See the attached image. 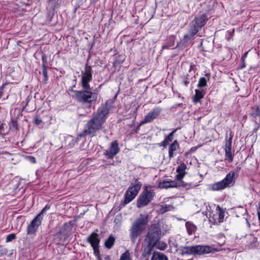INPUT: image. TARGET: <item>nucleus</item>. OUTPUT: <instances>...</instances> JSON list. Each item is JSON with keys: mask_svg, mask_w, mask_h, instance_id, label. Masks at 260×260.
I'll return each mask as SVG.
<instances>
[{"mask_svg": "<svg viewBox=\"0 0 260 260\" xmlns=\"http://www.w3.org/2000/svg\"><path fill=\"white\" fill-rule=\"evenodd\" d=\"M113 104L112 100H109L105 103L102 104L96 112L93 113L92 118L87 121L83 133L80 134L79 136L80 137H84L86 135L94 136L96 132L103 128V125L109 116Z\"/></svg>", "mask_w": 260, "mask_h": 260, "instance_id": "nucleus-1", "label": "nucleus"}, {"mask_svg": "<svg viewBox=\"0 0 260 260\" xmlns=\"http://www.w3.org/2000/svg\"><path fill=\"white\" fill-rule=\"evenodd\" d=\"M147 223V216L142 214L133 222L129 229V237L133 243H135L138 237L142 234Z\"/></svg>", "mask_w": 260, "mask_h": 260, "instance_id": "nucleus-2", "label": "nucleus"}, {"mask_svg": "<svg viewBox=\"0 0 260 260\" xmlns=\"http://www.w3.org/2000/svg\"><path fill=\"white\" fill-rule=\"evenodd\" d=\"M213 248L208 245H196L191 246H183L181 251L183 254L203 255L211 252Z\"/></svg>", "mask_w": 260, "mask_h": 260, "instance_id": "nucleus-3", "label": "nucleus"}, {"mask_svg": "<svg viewBox=\"0 0 260 260\" xmlns=\"http://www.w3.org/2000/svg\"><path fill=\"white\" fill-rule=\"evenodd\" d=\"M75 97L77 101L82 104H91L96 101L98 95L95 92H92L90 89L75 91Z\"/></svg>", "mask_w": 260, "mask_h": 260, "instance_id": "nucleus-4", "label": "nucleus"}, {"mask_svg": "<svg viewBox=\"0 0 260 260\" xmlns=\"http://www.w3.org/2000/svg\"><path fill=\"white\" fill-rule=\"evenodd\" d=\"M154 194V191L150 186H145L137 199V207L140 208L147 206L153 200Z\"/></svg>", "mask_w": 260, "mask_h": 260, "instance_id": "nucleus-5", "label": "nucleus"}, {"mask_svg": "<svg viewBox=\"0 0 260 260\" xmlns=\"http://www.w3.org/2000/svg\"><path fill=\"white\" fill-rule=\"evenodd\" d=\"M142 187V183L138 180H136L135 184H132L128 188L124 194V200L123 203V206L132 201L138 194Z\"/></svg>", "mask_w": 260, "mask_h": 260, "instance_id": "nucleus-6", "label": "nucleus"}, {"mask_svg": "<svg viewBox=\"0 0 260 260\" xmlns=\"http://www.w3.org/2000/svg\"><path fill=\"white\" fill-rule=\"evenodd\" d=\"M161 235V230L158 226L151 227L146 236L145 243L156 245L159 242Z\"/></svg>", "mask_w": 260, "mask_h": 260, "instance_id": "nucleus-7", "label": "nucleus"}, {"mask_svg": "<svg viewBox=\"0 0 260 260\" xmlns=\"http://www.w3.org/2000/svg\"><path fill=\"white\" fill-rule=\"evenodd\" d=\"M92 79V68L86 63L85 66L84 70L81 72V85L84 89H90L89 82Z\"/></svg>", "mask_w": 260, "mask_h": 260, "instance_id": "nucleus-8", "label": "nucleus"}, {"mask_svg": "<svg viewBox=\"0 0 260 260\" xmlns=\"http://www.w3.org/2000/svg\"><path fill=\"white\" fill-rule=\"evenodd\" d=\"M234 175L235 173L234 172H230L223 180L213 184L211 187L212 190L218 191L228 187L232 183Z\"/></svg>", "mask_w": 260, "mask_h": 260, "instance_id": "nucleus-9", "label": "nucleus"}, {"mask_svg": "<svg viewBox=\"0 0 260 260\" xmlns=\"http://www.w3.org/2000/svg\"><path fill=\"white\" fill-rule=\"evenodd\" d=\"M119 150L117 141H114L111 143L109 148L104 153V155L108 159H112L119 152Z\"/></svg>", "mask_w": 260, "mask_h": 260, "instance_id": "nucleus-10", "label": "nucleus"}, {"mask_svg": "<svg viewBox=\"0 0 260 260\" xmlns=\"http://www.w3.org/2000/svg\"><path fill=\"white\" fill-rule=\"evenodd\" d=\"M161 111L162 109L160 107H157L154 108L145 116L144 120L141 122V124L151 122L159 116Z\"/></svg>", "mask_w": 260, "mask_h": 260, "instance_id": "nucleus-11", "label": "nucleus"}, {"mask_svg": "<svg viewBox=\"0 0 260 260\" xmlns=\"http://www.w3.org/2000/svg\"><path fill=\"white\" fill-rule=\"evenodd\" d=\"M208 21V18L205 14H202L197 16L191 22L194 24L200 29L206 24Z\"/></svg>", "mask_w": 260, "mask_h": 260, "instance_id": "nucleus-12", "label": "nucleus"}, {"mask_svg": "<svg viewBox=\"0 0 260 260\" xmlns=\"http://www.w3.org/2000/svg\"><path fill=\"white\" fill-rule=\"evenodd\" d=\"M87 241L91 244L93 250L99 248L100 240L99 238V235L95 233H92L87 238Z\"/></svg>", "mask_w": 260, "mask_h": 260, "instance_id": "nucleus-13", "label": "nucleus"}, {"mask_svg": "<svg viewBox=\"0 0 260 260\" xmlns=\"http://www.w3.org/2000/svg\"><path fill=\"white\" fill-rule=\"evenodd\" d=\"M182 185L178 184L175 181L166 180L159 183V187L160 188L168 189L172 187L181 186Z\"/></svg>", "mask_w": 260, "mask_h": 260, "instance_id": "nucleus-14", "label": "nucleus"}, {"mask_svg": "<svg viewBox=\"0 0 260 260\" xmlns=\"http://www.w3.org/2000/svg\"><path fill=\"white\" fill-rule=\"evenodd\" d=\"M187 168L186 165L184 163L181 164L177 168L176 172L178 174L176 176V179L178 180H181L185 175V170Z\"/></svg>", "mask_w": 260, "mask_h": 260, "instance_id": "nucleus-15", "label": "nucleus"}, {"mask_svg": "<svg viewBox=\"0 0 260 260\" xmlns=\"http://www.w3.org/2000/svg\"><path fill=\"white\" fill-rule=\"evenodd\" d=\"M179 148V144L177 140L173 141L169 147V157L173 158L175 155V151Z\"/></svg>", "mask_w": 260, "mask_h": 260, "instance_id": "nucleus-16", "label": "nucleus"}, {"mask_svg": "<svg viewBox=\"0 0 260 260\" xmlns=\"http://www.w3.org/2000/svg\"><path fill=\"white\" fill-rule=\"evenodd\" d=\"M192 37L188 34H186L184 36L182 39L177 44V46L179 48L183 49L187 47L188 42L191 40Z\"/></svg>", "mask_w": 260, "mask_h": 260, "instance_id": "nucleus-17", "label": "nucleus"}, {"mask_svg": "<svg viewBox=\"0 0 260 260\" xmlns=\"http://www.w3.org/2000/svg\"><path fill=\"white\" fill-rule=\"evenodd\" d=\"M205 94V91L203 89L195 90V95L193 96V101L194 103H197L200 101V100L203 99Z\"/></svg>", "mask_w": 260, "mask_h": 260, "instance_id": "nucleus-18", "label": "nucleus"}, {"mask_svg": "<svg viewBox=\"0 0 260 260\" xmlns=\"http://www.w3.org/2000/svg\"><path fill=\"white\" fill-rule=\"evenodd\" d=\"M185 226H186L187 233H188V235H191L193 233H194L197 230L196 226L189 221L186 222Z\"/></svg>", "mask_w": 260, "mask_h": 260, "instance_id": "nucleus-19", "label": "nucleus"}, {"mask_svg": "<svg viewBox=\"0 0 260 260\" xmlns=\"http://www.w3.org/2000/svg\"><path fill=\"white\" fill-rule=\"evenodd\" d=\"M250 114L254 118L258 117L260 120V108L258 107L254 106L252 107L250 110Z\"/></svg>", "mask_w": 260, "mask_h": 260, "instance_id": "nucleus-20", "label": "nucleus"}, {"mask_svg": "<svg viewBox=\"0 0 260 260\" xmlns=\"http://www.w3.org/2000/svg\"><path fill=\"white\" fill-rule=\"evenodd\" d=\"M151 260H168L167 256L163 253L154 252Z\"/></svg>", "mask_w": 260, "mask_h": 260, "instance_id": "nucleus-21", "label": "nucleus"}, {"mask_svg": "<svg viewBox=\"0 0 260 260\" xmlns=\"http://www.w3.org/2000/svg\"><path fill=\"white\" fill-rule=\"evenodd\" d=\"M200 29L197 27L194 24L192 23L191 22L189 24V35L191 36V37H193L194 36L197 34V33L200 30Z\"/></svg>", "mask_w": 260, "mask_h": 260, "instance_id": "nucleus-22", "label": "nucleus"}, {"mask_svg": "<svg viewBox=\"0 0 260 260\" xmlns=\"http://www.w3.org/2000/svg\"><path fill=\"white\" fill-rule=\"evenodd\" d=\"M115 241V238L113 236L110 235L106 240L105 242V246L108 249H111L113 246Z\"/></svg>", "mask_w": 260, "mask_h": 260, "instance_id": "nucleus-23", "label": "nucleus"}, {"mask_svg": "<svg viewBox=\"0 0 260 260\" xmlns=\"http://www.w3.org/2000/svg\"><path fill=\"white\" fill-rule=\"evenodd\" d=\"M42 219L40 218V215H37L34 219L31 221L30 224L32 225L37 229L41 224Z\"/></svg>", "mask_w": 260, "mask_h": 260, "instance_id": "nucleus-24", "label": "nucleus"}, {"mask_svg": "<svg viewBox=\"0 0 260 260\" xmlns=\"http://www.w3.org/2000/svg\"><path fill=\"white\" fill-rule=\"evenodd\" d=\"M217 213L218 214V221L219 222H221L223 221V219L224 216V212L223 209L219 206H217L216 207Z\"/></svg>", "mask_w": 260, "mask_h": 260, "instance_id": "nucleus-25", "label": "nucleus"}, {"mask_svg": "<svg viewBox=\"0 0 260 260\" xmlns=\"http://www.w3.org/2000/svg\"><path fill=\"white\" fill-rule=\"evenodd\" d=\"M229 138L226 140L224 149L232 150V139L234 136L233 132H230Z\"/></svg>", "mask_w": 260, "mask_h": 260, "instance_id": "nucleus-26", "label": "nucleus"}, {"mask_svg": "<svg viewBox=\"0 0 260 260\" xmlns=\"http://www.w3.org/2000/svg\"><path fill=\"white\" fill-rule=\"evenodd\" d=\"M171 208V205H168L166 204L160 205L159 206L158 212L160 213L163 214L168 211Z\"/></svg>", "mask_w": 260, "mask_h": 260, "instance_id": "nucleus-27", "label": "nucleus"}, {"mask_svg": "<svg viewBox=\"0 0 260 260\" xmlns=\"http://www.w3.org/2000/svg\"><path fill=\"white\" fill-rule=\"evenodd\" d=\"M145 244H146V246L144 248V253L145 254H149L151 252L153 248L155 245L150 244L149 243H145Z\"/></svg>", "mask_w": 260, "mask_h": 260, "instance_id": "nucleus-28", "label": "nucleus"}, {"mask_svg": "<svg viewBox=\"0 0 260 260\" xmlns=\"http://www.w3.org/2000/svg\"><path fill=\"white\" fill-rule=\"evenodd\" d=\"M224 150L225 160H227L229 162H232L233 161L232 150L224 149Z\"/></svg>", "mask_w": 260, "mask_h": 260, "instance_id": "nucleus-29", "label": "nucleus"}, {"mask_svg": "<svg viewBox=\"0 0 260 260\" xmlns=\"http://www.w3.org/2000/svg\"><path fill=\"white\" fill-rule=\"evenodd\" d=\"M180 128H176L170 133L168 135L165 136V139L169 143L170 142L172 141L173 139V136L174 134Z\"/></svg>", "mask_w": 260, "mask_h": 260, "instance_id": "nucleus-30", "label": "nucleus"}, {"mask_svg": "<svg viewBox=\"0 0 260 260\" xmlns=\"http://www.w3.org/2000/svg\"><path fill=\"white\" fill-rule=\"evenodd\" d=\"M37 230L38 229L35 228L34 226H32V225L29 224L27 228V233L29 235L35 234Z\"/></svg>", "mask_w": 260, "mask_h": 260, "instance_id": "nucleus-31", "label": "nucleus"}, {"mask_svg": "<svg viewBox=\"0 0 260 260\" xmlns=\"http://www.w3.org/2000/svg\"><path fill=\"white\" fill-rule=\"evenodd\" d=\"M207 85V80L205 77H201L200 78L198 87L199 88H202L205 87Z\"/></svg>", "mask_w": 260, "mask_h": 260, "instance_id": "nucleus-32", "label": "nucleus"}, {"mask_svg": "<svg viewBox=\"0 0 260 260\" xmlns=\"http://www.w3.org/2000/svg\"><path fill=\"white\" fill-rule=\"evenodd\" d=\"M119 260H131L130 253L128 250L122 254Z\"/></svg>", "mask_w": 260, "mask_h": 260, "instance_id": "nucleus-33", "label": "nucleus"}, {"mask_svg": "<svg viewBox=\"0 0 260 260\" xmlns=\"http://www.w3.org/2000/svg\"><path fill=\"white\" fill-rule=\"evenodd\" d=\"M42 68H47V65L48 63L47 62V57L45 54H43L42 55Z\"/></svg>", "mask_w": 260, "mask_h": 260, "instance_id": "nucleus-34", "label": "nucleus"}, {"mask_svg": "<svg viewBox=\"0 0 260 260\" xmlns=\"http://www.w3.org/2000/svg\"><path fill=\"white\" fill-rule=\"evenodd\" d=\"M16 235L15 234H11L8 235L6 239V242L8 243L16 239Z\"/></svg>", "mask_w": 260, "mask_h": 260, "instance_id": "nucleus-35", "label": "nucleus"}, {"mask_svg": "<svg viewBox=\"0 0 260 260\" xmlns=\"http://www.w3.org/2000/svg\"><path fill=\"white\" fill-rule=\"evenodd\" d=\"M50 208V205H47L45 206V207L42 210V211H41V212L38 214V215H40V218H41V219H43V217H42V215L44 213H45L47 210H49Z\"/></svg>", "mask_w": 260, "mask_h": 260, "instance_id": "nucleus-36", "label": "nucleus"}, {"mask_svg": "<svg viewBox=\"0 0 260 260\" xmlns=\"http://www.w3.org/2000/svg\"><path fill=\"white\" fill-rule=\"evenodd\" d=\"M42 74L44 77V80L46 82L48 80V72L47 70V68H42Z\"/></svg>", "mask_w": 260, "mask_h": 260, "instance_id": "nucleus-37", "label": "nucleus"}, {"mask_svg": "<svg viewBox=\"0 0 260 260\" xmlns=\"http://www.w3.org/2000/svg\"><path fill=\"white\" fill-rule=\"evenodd\" d=\"M8 252V250L3 247L2 246L0 245V256L6 254Z\"/></svg>", "mask_w": 260, "mask_h": 260, "instance_id": "nucleus-38", "label": "nucleus"}, {"mask_svg": "<svg viewBox=\"0 0 260 260\" xmlns=\"http://www.w3.org/2000/svg\"><path fill=\"white\" fill-rule=\"evenodd\" d=\"M169 143L165 139L160 143L159 144V146L166 148Z\"/></svg>", "mask_w": 260, "mask_h": 260, "instance_id": "nucleus-39", "label": "nucleus"}, {"mask_svg": "<svg viewBox=\"0 0 260 260\" xmlns=\"http://www.w3.org/2000/svg\"><path fill=\"white\" fill-rule=\"evenodd\" d=\"M34 122L36 125H39L41 124L43 121L41 118L39 117H36L34 119Z\"/></svg>", "mask_w": 260, "mask_h": 260, "instance_id": "nucleus-40", "label": "nucleus"}, {"mask_svg": "<svg viewBox=\"0 0 260 260\" xmlns=\"http://www.w3.org/2000/svg\"><path fill=\"white\" fill-rule=\"evenodd\" d=\"M183 106H184V105L182 103L177 104H175V105H173V106H172L170 108V110H173V109H176V108H177L179 107H182Z\"/></svg>", "mask_w": 260, "mask_h": 260, "instance_id": "nucleus-41", "label": "nucleus"}, {"mask_svg": "<svg viewBox=\"0 0 260 260\" xmlns=\"http://www.w3.org/2000/svg\"><path fill=\"white\" fill-rule=\"evenodd\" d=\"M160 243L159 242L158 243V245H157V247L158 248L161 249V250H164L165 249H166V247H167V245L164 243H162L161 244V245H160Z\"/></svg>", "mask_w": 260, "mask_h": 260, "instance_id": "nucleus-42", "label": "nucleus"}, {"mask_svg": "<svg viewBox=\"0 0 260 260\" xmlns=\"http://www.w3.org/2000/svg\"><path fill=\"white\" fill-rule=\"evenodd\" d=\"M94 250V254L96 257L100 256L99 248L96 249L95 250Z\"/></svg>", "mask_w": 260, "mask_h": 260, "instance_id": "nucleus-43", "label": "nucleus"}, {"mask_svg": "<svg viewBox=\"0 0 260 260\" xmlns=\"http://www.w3.org/2000/svg\"><path fill=\"white\" fill-rule=\"evenodd\" d=\"M1 154H10V153L7 151H0V155Z\"/></svg>", "mask_w": 260, "mask_h": 260, "instance_id": "nucleus-44", "label": "nucleus"}, {"mask_svg": "<svg viewBox=\"0 0 260 260\" xmlns=\"http://www.w3.org/2000/svg\"><path fill=\"white\" fill-rule=\"evenodd\" d=\"M245 67V61H242L241 66H240V69H242L244 68Z\"/></svg>", "mask_w": 260, "mask_h": 260, "instance_id": "nucleus-45", "label": "nucleus"}, {"mask_svg": "<svg viewBox=\"0 0 260 260\" xmlns=\"http://www.w3.org/2000/svg\"><path fill=\"white\" fill-rule=\"evenodd\" d=\"M183 83L185 86H187L189 82L187 79H186L183 81Z\"/></svg>", "mask_w": 260, "mask_h": 260, "instance_id": "nucleus-46", "label": "nucleus"}, {"mask_svg": "<svg viewBox=\"0 0 260 260\" xmlns=\"http://www.w3.org/2000/svg\"><path fill=\"white\" fill-rule=\"evenodd\" d=\"M30 158H31V161L32 162L35 163V162H36V159H35V157H30Z\"/></svg>", "mask_w": 260, "mask_h": 260, "instance_id": "nucleus-47", "label": "nucleus"}, {"mask_svg": "<svg viewBox=\"0 0 260 260\" xmlns=\"http://www.w3.org/2000/svg\"><path fill=\"white\" fill-rule=\"evenodd\" d=\"M110 256L109 255H107L105 257V260H110Z\"/></svg>", "mask_w": 260, "mask_h": 260, "instance_id": "nucleus-48", "label": "nucleus"}, {"mask_svg": "<svg viewBox=\"0 0 260 260\" xmlns=\"http://www.w3.org/2000/svg\"><path fill=\"white\" fill-rule=\"evenodd\" d=\"M204 205L206 206V208H207V210H208V207H209V208H210V206L209 204L207 205V204L206 203H204Z\"/></svg>", "mask_w": 260, "mask_h": 260, "instance_id": "nucleus-49", "label": "nucleus"}, {"mask_svg": "<svg viewBox=\"0 0 260 260\" xmlns=\"http://www.w3.org/2000/svg\"><path fill=\"white\" fill-rule=\"evenodd\" d=\"M169 47H170V46H167V45H165V46H162V48H163V49L169 48Z\"/></svg>", "mask_w": 260, "mask_h": 260, "instance_id": "nucleus-50", "label": "nucleus"}, {"mask_svg": "<svg viewBox=\"0 0 260 260\" xmlns=\"http://www.w3.org/2000/svg\"><path fill=\"white\" fill-rule=\"evenodd\" d=\"M245 57H244V56H243L241 58L242 61H245Z\"/></svg>", "mask_w": 260, "mask_h": 260, "instance_id": "nucleus-51", "label": "nucleus"}, {"mask_svg": "<svg viewBox=\"0 0 260 260\" xmlns=\"http://www.w3.org/2000/svg\"><path fill=\"white\" fill-rule=\"evenodd\" d=\"M245 57H244V56H243L241 58L242 61H245Z\"/></svg>", "mask_w": 260, "mask_h": 260, "instance_id": "nucleus-52", "label": "nucleus"}, {"mask_svg": "<svg viewBox=\"0 0 260 260\" xmlns=\"http://www.w3.org/2000/svg\"><path fill=\"white\" fill-rule=\"evenodd\" d=\"M247 54H248V52H246V53H245L243 55V56H244V57H246Z\"/></svg>", "mask_w": 260, "mask_h": 260, "instance_id": "nucleus-53", "label": "nucleus"}, {"mask_svg": "<svg viewBox=\"0 0 260 260\" xmlns=\"http://www.w3.org/2000/svg\"><path fill=\"white\" fill-rule=\"evenodd\" d=\"M97 258V259L98 260H102V258L101 257V256H99V257H96Z\"/></svg>", "mask_w": 260, "mask_h": 260, "instance_id": "nucleus-54", "label": "nucleus"}, {"mask_svg": "<svg viewBox=\"0 0 260 260\" xmlns=\"http://www.w3.org/2000/svg\"><path fill=\"white\" fill-rule=\"evenodd\" d=\"M203 214L206 215L207 214V211H204L203 212Z\"/></svg>", "mask_w": 260, "mask_h": 260, "instance_id": "nucleus-55", "label": "nucleus"}, {"mask_svg": "<svg viewBox=\"0 0 260 260\" xmlns=\"http://www.w3.org/2000/svg\"><path fill=\"white\" fill-rule=\"evenodd\" d=\"M2 129V126L0 124V133L1 132Z\"/></svg>", "mask_w": 260, "mask_h": 260, "instance_id": "nucleus-56", "label": "nucleus"}, {"mask_svg": "<svg viewBox=\"0 0 260 260\" xmlns=\"http://www.w3.org/2000/svg\"><path fill=\"white\" fill-rule=\"evenodd\" d=\"M142 124L140 123V124L137 127V129H139V127L140 126V125H141Z\"/></svg>", "mask_w": 260, "mask_h": 260, "instance_id": "nucleus-57", "label": "nucleus"}, {"mask_svg": "<svg viewBox=\"0 0 260 260\" xmlns=\"http://www.w3.org/2000/svg\"><path fill=\"white\" fill-rule=\"evenodd\" d=\"M52 1H53V0H47V1L48 2H52Z\"/></svg>", "mask_w": 260, "mask_h": 260, "instance_id": "nucleus-58", "label": "nucleus"}, {"mask_svg": "<svg viewBox=\"0 0 260 260\" xmlns=\"http://www.w3.org/2000/svg\"><path fill=\"white\" fill-rule=\"evenodd\" d=\"M93 2H96L98 0H93Z\"/></svg>", "mask_w": 260, "mask_h": 260, "instance_id": "nucleus-59", "label": "nucleus"}, {"mask_svg": "<svg viewBox=\"0 0 260 260\" xmlns=\"http://www.w3.org/2000/svg\"><path fill=\"white\" fill-rule=\"evenodd\" d=\"M191 150H194V149H193V148H191Z\"/></svg>", "mask_w": 260, "mask_h": 260, "instance_id": "nucleus-60", "label": "nucleus"}, {"mask_svg": "<svg viewBox=\"0 0 260 260\" xmlns=\"http://www.w3.org/2000/svg\"><path fill=\"white\" fill-rule=\"evenodd\" d=\"M191 150H194V149H193V148H191Z\"/></svg>", "mask_w": 260, "mask_h": 260, "instance_id": "nucleus-61", "label": "nucleus"}, {"mask_svg": "<svg viewBox=\"0 0 260 260\" xmlns=\"http://www.w3.org/2000/svg\"><path fill=\"white\" fill-rule=\"evenodd\" d=\"M191 150H194V149H193V148H191Z\"/></svg>", "mask_w": 260, "mask_h": 260, "instance_id": "nucleus-62", "label": "nucleus"}, {"mask_svg": "<svg viewBox=\"0 0 260 260\" xmlns=\"http://www.w3.org/2000/svg\"><path fill=\"white\" fill-rule=\"evenodd\" d=\"M145 260H148V259H145Z\"/></svg>", "mask_w": 260, "mask_h": 260, "instance_id": "nucleus-63", "label": "nucleus"}]
</instances>
